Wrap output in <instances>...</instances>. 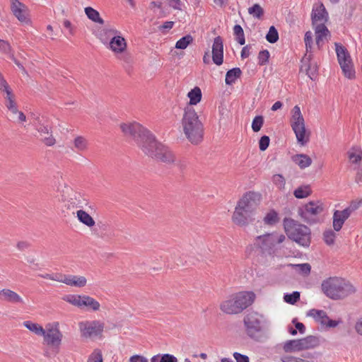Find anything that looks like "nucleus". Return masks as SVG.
Masks as SVG:
<instances>
[{
	"label": "nucleus",
	"instance_id": "f257e3e1",
	"mask_svg": "<svg viewBox=\"0 0 362 362\" xmlns=\"http://www.w3.org/2000/svg\"><path fill=\"white\" fill-rule=\"evenodd\" d=\"M183 131L192 144L199 143L204 135V126L193 107L187 106L182 119Z\"/></svg>",
	"mask_w": 362,
	"mask_h": 362
},
{
	"label": "nucleus",
	"instance_id": "f03ea898",
	"mask_svg": "<svg viewBox=\"0 0 362 362\" xmlns=\"http://www.w3.org/2000/svg\"><path fill=\"white\" fill-rule=\"evenodd\" d=\"M321 286L326 296L333 300L345 298L356 292V288L350 282L336 276L324 280Z\"/></svg>",
	"mask_w": 362,
	"mask_h": 362
},
{
	"label": "nucleus",
	"instance_id": "7ed1b4c3",
	"mask_svg": "<svg viewBox=\"0 0 362 362\" xmlns=\"http://www.w3.org/2000/svg\"><path fill=\"white\" fill-rule=\"evenodd\" d=\"M255 298V294L252 291L239 292L223 301L220 309L228 315L238 314L252 305Z\"/></svg>",
	"mask_w": 362,
	"mask_h": 362
},
{
	"label": "nucleus",
	"instance_id": "20e7f679",
	"mask_svg": "<svg viewBox=\"0 0 362 362\" xmlns=\"http://www.w3.org/2000/svg\"><path fill=\"white\" fill-rule=\"evenodd\" d=\"M285 233L289 239L303 247H308L311 240L310 229L291 218H284L283 221Z\"/></svg>",
	"mask_w": 362,
	"mask_h": 362
},
{
	"label": "nucleus",
	"instance_id": "39448f33",
	"mask_svg": "<svg viewBox=\"0 0 362 362\" xmlns=\"http://www.w3.org/2000/svg\"><path fill=\"white\" fill-rule=\"evenodd\" d=\"M243 322L247 336L255 341H260L268 329V321L257 312L248 313Z\"/></svg>",
	"mask_w": 362,
	"mask_h": 362
},
{
	"label": "nucleus",
	"instance_id": "423d86ee",
	"mask_svg": "<svg viewBox=\"0 0 362 362\" xmlns=\"http://www.w3.org/2000/svg\"><path fill=\"white\" fill-rule=\"evenodd\" d=\"M143 147L142 151L156 160L166 164H173L176 161L175 153L168 146L158 142L154 136L148 142V144Z\"/></svg>",
	"mask_w": 362,
	"mask_h": 362
},
{
	"label": "nucleus",
	"instance_id": "0eeeda50",
	"mask_svg": "<svg viewBox=\"0 0 362 362\" xmlns=\"http://www.w3.org/2000/svg\"><path fill=\"white\" fill-rule=\"evenodd\" d=\"M120 128L124 135L132 137L142 151L143 146H146L153 136L138 122L123 123Z\"/></svg>",
	"mask_w": 362,
	"mask_h": 362
},
{
	"label": "nucleus",
	"instance_id": "6e6552de",
	"mask_svg": "<svg viewBox=\"0 0 362 362\" xmlns=\"http://www.w3.org/2000/svg\"><path fill=\"white\" fill-rule=\"evenodd\" d=\"M291 113V126L296 136L298 142L303 146L309 141V135H306L304 118L298 105L294 106Z\"/></svg>",
	"mask_w": 362,
	"mask_h": 362
},
{
	"label": "nucleus",
	"instance_id": "1a4fd4ad",
	"mask_svg": "<svg viewBox=\"0 0 362 362\" xmlns=\"http://www.w3.org/2000/svg\"><path fill=\"white\" fill-rule=\"evenodd\" d=\"M61 197L62 202L64 203V206L69 210L83 208L88 204V200L84 194L69 186H64L62 191Z\"/></svg>",
	"mask_w": 362,
	"mask_h": 362
},
{
	"label": "nucleus",
	"instance_id": "9d476101",
	"mask_svg": "<svg viewBox=\"0 0 362 362\" xmlns=\"http://www.w3.org/2000/svg\"><path fill=\"white\" fill-rule=\"evenodd\" d=\"M59 324L54 322L52 324H48L45 329L44 344L51 346L54 349H59L62 341L63 334L59 330Z\"/></svg>",
	"mask_w": 362,
	"mask_h": 362
},
{
	"label": "nucleus",
	"instance_id": "9b49d317",
	"mask_svg": "<svg viewBox=\"0 0 362 362\" xmlns=\"http://www.w3.org/2000/svg\"><path fill=\"white\" fill-rule=\"evenodd\" d=\"M34 125L39 133L40 140L47 146L54 145L56 140L52 134L51 127L44 117H37L34 121Z\"/></svg>",
	"mask_w": 362,
	"mask_h": 362
},
{
	"label": "nucleus",
	"instance_id": "f8f14e48",
	"mask_svg": "<svg viewBox=\"0 0 362 362\" xmlns=\"http://www.w3.org/2000/svg\"><path fill=\"white\" fill-rule=\"evenodd\" d=\"M322 211L323 207L320 202L312 201L306 204L303 209H300L298 214L305 221L309 224H313L316 223V218H313V216H316L322 213Z\"/></svg>",
	"mask_w": 362,
	"mask_h": 362
},
{
	"label": "nucleus",
	"instance_id": "ddd939ff",
	"mask_svg": "<svg viewBox=\"0 0 362 362\" xmlns=\"http://www.w3.org/2000/svg\"><path fill=\"white\" fill-rule=\"evenodd\" d=\"M254 245L261 250L263 254L269 255L275 252V240H274V233H266L259 235L255 238Z\"/></svg>",
	"mask_w": 362,
	"mask_h": 362
},
{
	"label": "nucleus",
	"instance_id": "4468645a",
	"mask_svg": "<svg viewBox=\"0 0 362 362\" xmlns=\"http://www.w3.org/2000/svg\"><path fill=\"white\" fill-rule=\"evenodd\" d=\"M261 199V195L254 192H247L242 199L238 202V210L240 211V208L247 210V212L251 213L252 215Z\"/></svg>",
	"mask_w": 362,
	"mask_h": 362
},
{
	"label": "nucleus",
	"instance_id": "2eb2a0df",
	"mask_svg": "<svg viewBox=\"0 0 362 362\" xmlns=\"http://www.w3.org/2000/svg\"><path fill=\"white\" fill-rule=\"evenodd\" d=\"M79 327L82 335L85 337L98 336L103 331V325L98 321L81 322Z\"/></svg>",
	"mask_w": 362,
	"mask_h": 362
},
{
	"label": "nucleus",
	"instance_id": "dca6fc26",
	"mask_svg": "<svg viewBox=\"0 0 362 362\" xmlns=\"http://www.w3.org/2000/svg\"><path fill=\"white\" fill-rule=\"evenodd\" d=\"M238 209L237 205L232 216L233 221L236 225L240 226H247L255 219L253 215L243 208H240V211Z\"/></svg>",
	"mask_w": 362,
	"mask_h": 362
},
{
	"label": "nucleus",
	"instance_id": "f3484780",
	"mask_svg": "<svg viewBox=\"0 0 362 362\" xmlns=\"http://www.w3.org/2000/svg\"><path fill=\"white\" fill-rule=\"evenodd\" d=\"M212 60L218 66L223 62V44L221 36L214 38L212 45Z\"/></svg>",
	"mask_w": 362,
	"mask_h": 362
},
{
	"label": "nucleus",
	"instance_id": "a211bd4d",
	"mask_svg": "<svg viewBox=\"0 0 362 362\" xmlns=\"http://www.w3.org/2000/svg\"><path fill=\"white\" fill-rule=\"evenodd\" d=\"M11 11L13 15L21 22H25L27 21L28 8L18 0H11Z\"/></svg>",
	"mask_w": 362,
	"mask_h": 362
},
{
	"label": "nucleus",
	"instance_id": "6ab92c4d",
	"mask_svg": "<svg viewBox=\"0 0 362 362\" xmlns=\"http://www.w3.org/2000/svg\"><path fill=\"white\" fill-rule=\"evenodd\" d=\"M0 299L10 303H24L23 298L15 291L4 288L0 291Z\"/></svg>",
	"mask_w": 362,
	"mask_h": 362
},
{
	"label": "nucleus",
	"instance_id": "aec40b11",
	"mask_svg": "<svg viewBox=\"0 0 362 362\" xmlns=\"http://www.w3.org/2000/svg\"><path fill=\"white\" fill-rule=\"evenodd\" d=\"M311 18L313 25L318 21L321 23H326L327 21L328 13L323 4L313 10Z\"/></svg>",
	"mask_w": 362,
	"mask_h": 362
},
{
	"label": "nucleus",
	"instance_id": "412c9836",
	"mask_svg": "<svg viewBox=\"0 0 362 362\" xmlns=\"http://www.w3.org/2000/svg\"><path fill=\"white\" fill-rule=\"evenodd\" d=\"M109 47L114 52L122 53L127 47L126 40L122 36H115L110 40Z\"/></svg>",
	"mask_w": 362,
	"mask_h": 362
},
{
	"label": "nucleus",
	"instance_id": "4be33fe9",
	"mask_svg": "<svg viewBox=\"0 0 362 362\" xmlns=\"http://www.w3.org/2000/svg\"><path fill=\"white\" fill-rule=\"evenodd\" d=\"M300 341L302 350L313 349L320 344L319 338L313 335L300 339Z\"/></svg>",
	"mask_w": 362,
	"mask_h": 362
},
{
	"label": "nucleus",
	"instance_id": "5701e85b",
	"mask_svg": "<svg viewBox=\"0 0 362 362\" xmlns=\"http://www.w3.org/2000/svg\"><path fill=\"white\" fill-rule=\"evenodd\" d=\"M335 47L339 64L344 62H349V61H351V56L345 47L342 46L339 43L336 42Z\"/></svg>",
	"mask_w": 362,
	"mask_h": 362
},
{
	"label": "nucleus",
	"instance_id": "b1692460",
	"mask_svg": "<svg viewBox=\"0 0 362 362\" xmlns=\"http://www.w3.org/2000/svg\"><path fill=\"white\" fill-rule=\"evenodd\" d=\"M187 96L189 98V102L187 106L192 107V105H197L201 101L202 97L200 88L194 87L188 93Z\"/></svg>",
	"mask_w": 362,
	"mask_h": 362
},
{
	"label": "nucleus",
	"instance_id": "393cba45",
	"mask_svg": "<svg viewBox=\"0 0 362 362\" xmlns=\"http://www.w3.org/2000/svg\"><path fill=\"white\" fill-rule=\"evenodd\" d=\"M242 71L240 68L235 67L229 69L226 74L225 82L226 85H231L241 76Z\"/></svg>",
	"mask_w": 362,
	"mask_h": 362
},
{
	"label": "nucleus",
	"instance_id": "a878e982",
	"mask_svg": "<svg viewBox=\"0 0 362 362\" xmlns=\"http://www.w3.org/2000/svg\"><path fill=\"white\" fill-rule=\"evenodd\" d=\"M293 161L296 163L301 169L310 166L312 163V159L305 154H298L292 158Z\"/></svg>",
	"mask_w": 362,
	"mask_h": 362
},
{
	"label": "nucleus",
	"instance_id": "bb28decb",
	"mask_svg": "<svg viewBox=\"0 0 362 362\" xmlns=\"http://www.w3.org/2000/svg\"><path fill=\"white\" fill-rule=\"evenodd\" d=\"M84 11L87 17L93 22L100 25H103L105 23L104 20L100 18L99 12L93 8L88 6L85 8Z\"/></svg>",
	"mask_w": 362,
	"mask_h": 362
},
{
	"label": "nucleus",
	"instance_id": "cd10ccee",
	"mask_svg": "<svg viewBox=\"0 0 362 362\" xmlns=\"http://www.w3.org/2000/svg\"><path fill=\"white\" fill-rule=\"evenodd\" d=\"M283 349L286 353L303 351L300 339L288 340L285 342Z\"/></svg>",
	"mask_w": 362,
	"mask_h": 362
},
{
	"label": "nucleus",
	"instance_id": "c85d7f7f",
	"mask_svg": "<svg viewBox=\"0 0 362 362\" xmlns=\"http://www.w3.org/2000/svg\"><path fill=\"white\" fill-rule=\"evenodd\" d=\"M308 316H311L315 320L322 325L326 324V320H328V316L325 311L322 310L311 309L308 313Z\"/></svg>",
	"mask_w": 362,
	"mask_h": 362
},
{
	"label": "nucleus",
	"instance_id": "c756f323",
	"mask_svg": "<svg viewBox=\"0 0 362 362\" xmlns=\"http://www.w3.org/2000/svg\"><path fill=\"white\" fill-rule=\"evenodd\" d=\"M81 308L87 307L93 310H98L100 308V303L95 300L94 298L88 296H81Z\"/></svg>",
	"mask_w": 362,
	"mask_h": 362
},
{
	"label": "nucleus",
	"instance_id": "7c9ffc66",
	"mask_svg": "<svg viewBox=\"0 0 362 362\" xmlns=\"http://www.w3.org/2000/svg\"><path fill=\"white\" fill-rule=\"evenodd\" d=\"M77 218L80 222L88 227H92L95 223L92 216L83 210H78L77 211Z\"/></svg>",
	"mask_w": 362,
	"mask_h": 362
},
{
	"label": "nucleus",
	"instance_id": "2f4dec72",
	"mask_svg": "<svg viewBox=\"0 0 362 362\" xmlns=\"http://www.w3.org/2000/svg\"><path fill=\"white\" fill-rule=\"evenodd\" d=\"M278 213L274 209H271L264 216V223L268 226H274L279 222Z\"/></svg>",
	"mask_w": 362,
	"mask_h": 362
},
{
	"label": "nucleus",
	"instance_id": "473e14b6",
	"mask_svg": "<svg viewBox=\"0 0 362 362\" xmlns=\"http://www.w3.org/2000/svg\"><path fill=\"white\" fill-rule=\"evenodd\" d=\"M344 76L350 79L354 78L355 71L353 69L352 62H344L339 64Z\"/></svg>",
	"mask_w": 362,
	"mask_h": 362
},
{
	"label": "nucleus",
	"instance_id": "72a5a7b5",
	"mask_svg": "<svg viewBox=\"0 0 362 362\" xmlns=\"http://www.w3.org/2000/svg\"><path fill=\"white\" fill-rule=\"evenodd\" d=\"M312 190L309 185H303L298 187L293 192V195L297 199H303L310 196Z\"/></svg>",
	"mask_w": 362,
	"mask_h": 362
},
{
	"label": "nucleus",
	"instance_id": "f704fd0d",
	"mask_svg": "<svg viewBox=\"0 0 362 362\" xmlns=\"http://www.w3.org/2000/svg\"><path fill=\"white\" fill-rule=\"evenodd\" d=\"M151 362H177V358L170 354H158L151 358Z\"/></svg>",
	"mask_w": 362,
	"mask_h": 362
},
{
	"label": "nucleus",
	"instance_id": "c9c22d12",
	"mask_svg": "<svg viewBox=\"0 0 362 362\" xmlns=\"http://www.w3.org/2000/svg\"><path fill=\"white\" fill-rule=\"evenodd\" d=\"M23 325L37 336H42V334H44L45 333V329L37 323H34L30 321H25L23 322Z\"/></svg>",
	"mask_w": 362,
	"mask_h": 362
},
{
	"label": "nucleus",
	"instance_id": "e433bc0d",
	"mask_svg": "<svg viewBox=\"0 0 362 362\" xmlns=\"http://www.w3.org/2000/svg\"><path fill=\"white\" fill-rule=\"evenodd\" d=\"M193 42V37L191 35H186L178 40L175 45V48L185 49Z\"/></svg>",
	"mask_w": 362,
	"mask_h": 362
},
{
	"label": "nucleus",
	"instance_id": "4c0bfd02",
	"mask_svg": "<svg viewBox=\"0 0 362 362\" xmlns=\"http://www.w3.org/2000/svg\"><path fill=\"white\" fill-rule=\"evenodd\" d=\"M233 33L235 37V40L240 45H243L245 43V34L243 28L240 25H235L233 27Z\"/></svg>",
	"mask_w": 362,
	"mask_h": 362
},
{
	"label": "nucleus",
	"instance_id": "58836bf2",
	"mask_svg": "<svg viewBox=\"0 0 362 362\" xmlns=\"http://www.w3.org/2000/svg\"><path fill=\"white\" fill-rule=\"evenodd\" d=\"M74 145L77 151H83L88 148V141L83 136H78L74 140Z\"/></svg>",
	"mask_w": 362,
	"mask_h": 362
},
{
	"label": "nucleus",
	"instance_id": "ea45409f",
	"mask_svg": "<svg viewBox=\"0 0 362 362\" xmlns=\"http://www.w3.org/2000/svg\"><path fill=\"white\" fill-rule=\"evenodd\" d=\"M69 281V279H62V283L71 286L83 287L86 286L87 282L86 279L82 276H76V281L71 282Z\"/></svg>",
	"mask_w": 362,
	"mask_h": 362
},
{
	"label": "nucleus",
	"instance_id": "a19ab883",
	"mask_svg": "<svg viewBox=\"0 0 362 362\" xmlns=\"http://www.w3.org/2000/svg\"><path fill=\"white\" fill-rule=\"evenodd\" d=\"M346 220L335 211L333 215V228L336 231H339Z\"/></svg>",
	"mask_w": 362,
	"mask_h": 362
},
{
	"label": "nucleus",
	"instance_id": "79ce46f5",
	"mask_svg": "<svg viewBox=\"0 0 362 362\" xmlns=\"http://www.w3.org/2000/svg\"><path fill=\"white\" fill-rule=\"evenodd\" d=\"M279 33H278L276 28L274 25H272L269 28V31L266 35L267 40L269 43L274 44L279 40Z\"/></svg>",
	"mask_w": 362,
	"mask_h": 362
},
{
	"label": "nucleus",
	"instance_id": "37998d69",
	"mask_svg": "<svg viewBox=\"0 0 362 362\" xmlns=\"http://www.w3.org/2000/svg\"><path fill=\"white\" fill-rule=\"evenodd\" d=\"M248 12L253 17L259 19L261 18L264 14L263 8L258 4H255L252 7H250Z\"/></svg>",
	"mask_w": 362,
	"mask_h": 362
},
{
	"label": "nucleus",
	"instance_id": "c03bdc74",
	"mask_svg": "<svg viewBox=\"0 0 362 362\" xmlns=\"http://www.w3.org/2000/svg\"><path fill=\"white\" fill-rule=\"evenodd\" d=\"M284 300L287 303L294 305L300 300V293L293 291L292 293H286L284 296Z\"/></svg>",
	"mask_w": 362,
	"mask_h": 362
},
{
	"label": "nucleus",
	"instance_id": "a18cd8bd",
	"mask_svg": "<svg viewBox=\"0 0 362 362\" xmlns=\"http://www.w3.org/2000/svg\"><path fill=\"white\" fill-rule=\"evenodd\" d=\"M264 124V117L262 115L255 117L252 122V129L254 132H258Z\"/></svg>",
	"mask_w": 362,
	"mask_h": 362
},
{
	"label": "nucleus",
	"instance_id": "49530a36",
	"mask_svg": "<svg viewBox=\"0 0 362 362\" xmlns=\"http://www.w3.org/2000/svg\"><path fill=\"white\" fill-rule=\"evenodd\" d=\"M81 296L80 295H68L64 298V300L75 306L81 308Z\"/></svg>",
	"mask_w": 362,
	"mask_h": 362
},
{
	"label": "nucleus",
	"instance_id": "de8ad7c7",
	"mask_svg": "<svg viewBox=\"0 0 362 362\" xmlns=\"http://www.w3.org/2000/svg\"><path fill=\"white\" fill-rule=\"evenodd\" d=\"M270 57L269 52L267 49L262 50L258 54V64L260 66L265 65L269 62Z\"/></svg>",
	"mask_w": 362,
	"mask_h": 362
},
{
	"label": "nucleus",
	"instance_id": "09e8293b",
	"mask_svg": "<svg viewBox=\"0 0 362 362\" xmlns=\"http://www.w3.org/2000/svg\"><path fill=\"white\" fill-rule=\"evenodd\" d=\"M274 184L279 189H284L286 185L285 178L280 174H276L272 177Z\"/></svg>",
	"mask_w": 362,
	"mask_h": 362
},
{
	"label": "nucleus",
	"instance_id": "8fccbe9b",
	"mask_svg": "<svg viewBox=\"0 0 362 362\" xmlns=\"http://www.w3.org/2000/svg\"><path fill=\"white\" fill-rule=\"evenodd\" d=\"M87 362H103V354L100 349H95L89 356Z\"/></svg>",
	"mask_w": 362,
	"mask_h": 362
},
{
	"label": "nucleus",
	"instance_id": "3c124183",
	"mask_svg": "<svg viewBox=\"0 0 362 362\" xmlns=\"http://www.w3.org/2000/svg\"><path fill=\"white\" fill-rule=\"evenodd\" d=\"M352 150H354V148H353ZM348 157L352 163H358L362 159V153L361 151L356 153L353 151H349L348 152Z\"/></svg>",
	"mask_w": 362,
	"mask_h": 362
},
{
	"label": "nucleus",
	"instance_id": "603ef678",
	"mask_svg": "<svg viewBox=\"0 0 362 362\" xmlns=\"http://www.w3.org/2000/svg\"><path fill=\"white\" fill-rule=\"evenodd\" d=\"M315 33L316 35H321L322 37H326L329 33V31L325 26V23H321L316 25Z\"/></svg>",
	"mask_w": 362,
	"mask_h": 362
},
{
	"label": "nucleus",
	"instance_id": "864d4df0",
	"mask_svg": "<svg viewBox=\"0 0 362 362\" xmlns=\"http://www.w3.org/2000/svg\"><path fill=\"white\" fill-rule=\"evenodd\" d=\"M298 269V271L304 275H308L310 272L311 267L308 263L299 264L293 265Z\"/></svg>",
	"mask_w": 362,
	"mask_h": 362
},
{
	"label": "nucleus",
	"instance_id": "5fc2aeb1",
	"mask_svg": "<svg viewBox=\"0 0 362 362\" xmlns=\"http://www.w3.org/2000/svg\"><path fill=\"white\" fill-rule=\"evenodd\" d=\"M305 71L308 77L313 80V77L317 72V67L316 64H312L310 63L309 64L306 65Z\"/></svg>",
	"mask_w": 362,
	"mask_h": 362
},
{
	"label": "nucleus",
	"instance_id": "6e6d98bb",
	"mask_svg": "<svg viewBox=\"0 0 362 362\" xmlns=\"http://www.w3.org/2000/svg\"><path fill=\"white\" fill-rule=\"evenodd\" d=\"M269 142H270V139L268 136H266V135L262 136L259 141V150L262 151H265L268 148V146L269 145Z\"/></svg>",
	"mask_w": 362,
	"mask_h": 362
},
{
	"label": "nucleus",
	"instance_id": "4d7b16f0",
	"mask_svg": "<svg viewBox=\"0 0 362 362\" xmlns=\"http://www.w3.org/2000/svg\"><path fill=\"white\" fill-rule=\"evenodd\" d=\"M335 233L332 230H327L323 233V238L327 245L334 243Z\"/></svg>",
	"mask_w": 362,
	"mask_h": 362
},
{
	"label": "nucleus",
	"instance_id": "13d9d810",
	"mask_svg": "<svg viewBox=\"0 0 362 362\" xmlns=\"http://www.w3.org/2000/svg\"><path fill=\"white\" fill-rule=\"evenodd\" d=\"M38 276L42 278H44V279H50V280H53V281H57L59 282H62V274H39Z\"/></svg>",
	"mask_w": 362,
	"mask_h": 362
},
{
	"label": "nucleus",
	"instance_id": "bf43d9fd",
	"mask_svg": "<svg viewBox=\"0 0 362 362\" xmlns=\"http://www.w3.org/2000/svg\"><path fill=\"white\" fill-rule=\"evenodd\" d=\"M304 40L305 43L306 50L308 51L309 49H311L313 44V37L312 34L310 31L305 33Z\"/></svg>",
	"mask_w": 362,
	"mask_h": 362
},
{
	"label": "nucleus",
	"instance_id": "052dcab7",
	"mask_svg": "<svg viewBox=\"0 0 362 362\" xmlns=\"http://www.w3.org/2000/svg\"><path fill=\"white\" fill-rule=\"evenodd\" d=\"M282 362H308L305 360L292 356H284L281 357Z\"/></svg>",
	"mask_w": 362,
	"mask_h": 362
},
{
	"label": "nucleus",
	"instance_id": "680f3d73",
	"mask_svg": "<svg viewBox=\"0 0 362 362\" xmlns=\"http://www.w3.org/2000/svg\"><path fill=\"white\" fill-rule=\"evenodd\" d=\"M0 49L6 53V54H10L11 53V46L10 44L4 40H0Z\"/></svg>",
	"mask_w": 362,
	"mask_h": 362
},
{
	"label": "nucleus",
	"instance_id": "e2e57ef3",
	"mask_svg": "<svg viewBox=\"0 0 362 362\" xmlns=\"http://www.w3.org/2000/svg\"><path fill=\"white\" fill-rule=\"evenodd\" d=\"M292 323L295 325L296 330H298L300 334L305 333V327L303 323L298 322L296 318L292 320Z\"/></svg>",
	"mask_w": 362,
	"mask_h": 362
},
{
	"label": "nucleus",
	"instance_id": "0e129e2a",
	"mask_svg": "<svg viewBox=\"0 0 362 362\" xmlns=\"http://www.w3.org/2000/svg\"><path fill=\"white\" fill-rule=\"evenodd\" d=\"M233 357L236 360V362H249V357L246 355L241 354L238 352L233 353Z\"/></svg>",
	"mask_w": 362,
	"mask_h": 362
},
{
	"label": "nucleus",
	"instance_id": "69168bd1",
	"mask_svg": "<svg viewBox=\"0 0 362 362\" xmlns=\"http://www.w3.org/2000/svg\"><path fill=\"white\" fill-rule=\"evenodd\" d=\"M129 362H148V359L140 355H134L130 357Z\"/></svg>",
	"mask_w": 362,
	"mask_h": 362
},
{
	"label": "nucleus",
	"instance_id": "338daca9",
	"mask_svg": "<svg viewBox=\"0 0 362 362\" xmlns=\"http://www.w3.org/2000/svg\"><path fill=\"white\" fill-rule=\"evenodd\" d=\"M180 0H169V6L176 10H182Z\"/></svg>",
	"mask_w": 362,
	"mask_h": 362
},
{
	"label": "nucleus",
	"instance_id": "774afa93",
	"mask_svg": "<svg viewBox=\"0 0 362 362\" xmlns=\"http://www.w3.org/2000/svg\"><path fill=\"white\" fill-rule=\"evenodd\" d=\"M30 243L27 241H20L17 243V248L19 250L23 251L30 247Z\"/></svg>",
	"mask_w": 362,
	"mask_h": 362
}]
</instances>
